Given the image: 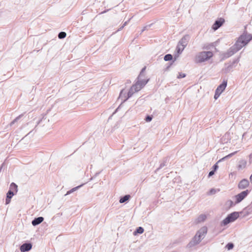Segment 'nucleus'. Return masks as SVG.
Masks as SVG:
<instances>
[{
    "label": "nucleus",
    "instance_id": "obj_2",
    "mask_svg": "<svg viewBox=\"0 0 252 252\" xmlns=\"http://www.w3.org/2000/svg\"><path fill=\"white\" fill-rule=\"evenodd\" d=\"M213 53L211 51H202L195 56V62L196 63H201L209 60L213 57Z\"/></svg>",
    "mask_w": 252,
    "mask_h": 252
},
{
    "label": "nucleus",
    "instance_id": "obj_13",
    "mask_svg": "<svg viewBox=\"0 0 252 252\" xmlns=\"http://www.w3.org/2000/svg\"><path fill=\"white\" fill-rule=\"evenodd\" d=\"M200 242V239H197L195 237H193L192 240L189 242V243L188 244L187 247L189 248H191L197 244H198Z\"/></svg>",
    "mask_w": 252,
    "mask_h": 252
},
{
    "label": "nucleus",
    "instance_id": "obj_31",
    "mask_svg": "<svg viewBox=\"0 0 252 252\" xmlns=\"http://www.w3.org/2000/svg\"><path fill=\"white\" fill-rule=\"evenodd\" d=\"M20 117V116L17 117L13 121H12L10 124V126H12L13 125H14L15 123H16L19 120Z\"/></svg>",
    "mask_w": 252,
    "mask_h": 252
},
{
    "label": "nucleus",
    "instance_id": "obj_27",
    "mask_svg": "<svg viewBox=\"0 0 252 252\" xmlns=\"http://www.w3.org/2000/svg\"><path fill=\"white\" fill-rule=\"evenodd\" d=\"M235 204H234L233 202L231 200H227L225 203V206L228 208H230Z\"/></svg>",
    "mask_w": 252,
    "mask_h": 252
},
{
    "label": "nucleus",
    "instance_id": "obj_43",
    "mask_svg": "<svg viewBox=\"0 0 252 252\" xmlns=\"http://www.w3.org/2000/svg\"><path fill=\"white\" fill-rule=\"evenodd\" d=\"M148 26H146V27H144L143 28V29H142V31H141V32H143L145 30H146L147 29V28Z\"/></svg>",
    "mask_w": 252,
    "mask_h": 252
},
{
    "label": "nucleus",
    "instance_id": "obj_45",
    "mask_svg": "<svg viewBox=\"0 0 252 252\" xmlns=\"http://www.w3.org/2000/svg\"><path fill=\"white\" fill-rule=\"evenodd\" d=\"M250 180H251V183H252V174L250 176Z\"/></svg>",
    "mask_w": 252,
    "mask_h": 252
},
{
    "label": "nucleus",
    "instance_id": "obj_42",
    "mask_svg": "<svg viewBox=\"0 0 252 252\" xmlns=\"http://www.w3.org/2000/svg\"><path fill=\"white\" fill-rule=\"evenodd\" d=\"M124 90H122V91L120 93V97H123V94Z\"/></svg>",
    "mask_w": 252,
    "mask_h": 252
},
{
    "label": "nucleus",
    "instance_id": "obj_30",
    "mask_svg": "<svg viewBox=\"0 0 252 252\" xmlns=\"http://www.w3.org/2000/svg\"><path fill=\"white\" fill-rule=\"evenodd\" d=\"M66 33L64 32H59L58 34V37L60 39H63L65 37Z\"/></svg>",
    "mask_w": 252,
    "mask_h": 252
},
{
    "label": "nucleus",
    "instance_id": "obj_34",
    "mask_svg": "<svg viewBox=\"0 0 252 252\" xmlns=\"http://www.w3.org/2000/svg\"><path fill=\"white\" fill-rule=\"evenodd\" d=\"M237 153V152H233V153H232L228 155H226L225 156H224L223 158H230L233 156H234L235 154H236Z\"/></svg>",
    "mask_w": 252,
    "mask_h": 252
},
{
    "label": "nucleus",
    "instance_id": "obj_4",
    "mask_svg": "<svg viewBox=\"0 0 252 252\" xmlns=\"http://www.w3.org/2000/svg\"><path fill=\"white\" fill-rule=\"evenodd\" d=\"M239 217V213L234 212L227 215V216L221 222V226H225L230 222L234 221Z\"/></svg>",
    "mask_w": 252,
    "mask_h": 252
},
{
    "label": "nucleus",
    "instance_id": "obj_21",
    "mask_svg": "<svg viewBox=\"0 0 252 252\" xmlns=\"http://www.w3.org/2000/svg\"><path fill=\"white\" fill-rule=\"evenodd\" d=\"M9 190H12L13 191H15V192H17V191H18V186H17V185L15 183H12L10 184V188H9Z\"/></svg>",
    "mask_w": 252,
    "mask_h": 252
},
{
    "label": "nucleus",
    "instance_id": "obj_9",
    "mask_svg": "<svg viewBox=\"0 0 252 252\" xmlns=\"http://www.w3.org/2000/svg\"><path fill=\"white\" fill-rule=\"evenodd\" d=\"M224 22V20L222 18L216 20L212 26V29L216 31L220 28L223 23Z\"/></svg>",
    "mask_w": 252,
    "mask_h": 252
},
{
    "label": "nucleus",
    "instance_id": "obj_3",
    "mask_svg": "<svg viewBox=\"0 0 252 252\" xmlns=\"http://www.w3.org/2000/svg\"><path fill=\"white\" fill-rule=\"evenodd\" d=\"M41 127L43 130L47 131L51 129L52 127V123L50 122L49 119H47L45 115L39 121L36 122L35 127Z\"/></svg>",
    "mask_w": 252,
    "mask_h": 252
},
{
    "label": "nucleus",
    "instance_id": "obj_22",
    "mask_svg": "<svg viewBox=\"0 0 252 252\" xmlns=\"http://www.w3.org/2000/svg\"><path fill=\"white\" fill-rule=\"evenodd\" d=\"M206 219V216L204 214H201L198 216L197 219V222L199 223L204 221Z\"/></svg>",
    "mask_w": 252,
    "mask_h": 252
},
{
    "label": "nucleus",
    "instance_id": "obj_44",
    "mask_svg": "<svg viewBox=\"0 0 252 252\" xmlns=\"http://www.w3.org/2000/svg\"><path fill=\"white\" fill-rule=\"evenodd\" d=\"M37 156L38 157H43V153H39V155H38Z\"/></svg>",
    "mask_w": 252,
    "mask_h": 252
},
{
    "label": "nucleus",
    "instance_id": "obj_15",
    "mask_svg": "<svg viewBox=\"0 0 252 252\" xmlns=\"http://www.w3.org/2000/svg\"><path fill=\"white\" fill-rule=\"evenodd\" d=\"M44 220V218L42 217H39L34 218L32 221V224L33 226H36L41 223Z\"/></svg>",
    "mask_w": 252,
    "mask_h": 252
},
{
    "label": "nucleus",
    "instance_id": "obj_26",
    "mask_svg": "<svg viewBox=\"0 0 252 252\" xmlns=\"http://www.w3.org/2000/svg\"><path fill=\"white\" fill-rule=\"evenodd\" d=\"M224 158H220L217 162H216L212 167V170L215 171V172L219 168V166L218 165V163L223 160Z\"/></svg>",
    "mask_w": 252,
    "mask_h": 252
},
{
    "label": "nucleus",
    "instance_id": "obj_20",
    "mask_svg": "<svg viewBox=\"0 0 252 252\" xmlns=\"http://www.w3.org/2000/svg\"><path fill=\"white\" fill-rule=\"evenodd\" d=\"M144 232V228L142 227L139 226L137 227L136 230L134 231L133 234L134 235H137V234H142Z\"/></svg>",
    "mask_w": 252,
    "mask_h": 252
},
{
    "label": "nucleus",
    "instance_id": "obj_8",
    "mask_svg": "<svg viewBox=\"0 0 252 252\" xmlns=\"http://www.w3.org/2000/svg\"><path fill=\"white\" fill-rule=\"evenodd\" d=\"M32 248V245L31 243H25L20 248L22 252H26L30 251Z\"/></svg>",
    "mask_w": 252,
    "mask_h": 252
},
{
    "label": "nucleus",
    "instance_id": "obj_46",
    "mask_svg": "<svg viewBox=\"0 0 252 252\" xmlns=\"http://www.w3.org/2000/svg\"><path fill=\"white\" fill-rule=\"evenodd\" d=\"M252 153L249 156V158H252Z\"/></svg>",
    "mask_w": 252,
    "mask_h": 252
},
{
    "label": "nucleus",
    "instance_id": "obj_40",
    "mask_svg": "<svg viewBox=\"0 0 252 252\" xmlns=\"http://www.w3.org/2000/svg\"><path fill=\"white\" fill-rule=\"evenodd\" d=\"M210 193H211V194H213V193H215L216 191H215V189H212L210 190Z\"/></svg>",
    "mask_w": 252,
    "mask_h": 252
},
{
    "label": "nucleus",
    "instance_id": "obj_16",
    "mask_svg": "<svg viewBox=\"0 0 252 252\" xmlns=\"http://www.w3.org/2000/svg\"><path fill=\"white\" fill-rule=\"evenodd\" d=\"M137 92V91H135L134 88H133L132 86L129 89L128 92L127 94V96L124 99V101H125L127 100L129 97H130L135 93Z\"/></svg>",
    "mask_w": 252,
    "mask_h": 252
},
{
    "label": "nucleus",
    "instance_id": "obj_10",
    "mask_svg": "<svg viewBox=\"0 0 252 252\" xmlns=\"http://www.w3.org/2000/svg\"><path fill=\"white\" fill-rule=\"evenodd\" d=\"M249 185V182L247 179L242 180L238 184V188L241 189H243L248 187Z\"/></svg>",
    "mask_w": 252,
    "mask_h": 252
},
{
    "label": "nucleus",
    "instance_id": "obj_32",
    "mask_svg": "<svg viewBox=\"0 0 252 252\" xmlns=\"http://www.w3.org/2000/svg\"><path fill=\"white\" fill-rule=\"evenodd\" d=\"M186 76V74L182 73H180L179 74V75H178L177 78H183L185 77Z\"/></svg>",
    "mask_w": 252,
    "mask_h": 252
},
{
    "label": "nucleus",
    "instance_id": "obj_36",
    "mask_svg": "<svg viewBox=\"0 0 252 252\" xmlns=\"http://www.w3.org/2000/svg\"><path fill=\"white\" fill-rule=\"evenodd\" d=\"M145 70V67H144L142 69L141 72H140V73L139 75V76L138 77V79H139L140 78H141V77L142 76V73L144 71V70Z\"/></svg>",
    "mask_w": 252,
    "mask_h": 252
},
{
    "label": "nucleus",
    "instance_id": "obj_39",
    "mask_svg": "<svg viewBox=\"0 0 252 252\" xmlns=\"http://www.w3.org/2000/svg\"><path fill=\"white\" fill-rule=\"evenodd\" d=\"M251 207L248 206L245 209L247 210L249 213H251V212L252 211V210H251Z\"/></svg>",
    "mask_w": 252,
    "mask_h": 252
},
{
    "label": "nucleus",
    "instance_id": "obj_6",
    "mask_svg": "<svg viewBox=\"0 0 252 252\" xmlns=\"http://www.w3.org/2000/svg\"><path fill=\"white\" fill-rule=\"evenodd\" d=\"M148 82V80H141V78L138 79L136 83L132 86L134 88L135 91L138 92L140 91Z\"/></svg>",
    "mask_w": 252,
    "mask_h": 252
},
{
    "label": "nucleus",
    "instance_id": "obj_18",
    "mask_svg": "<svg viewBox=\"0 0 252 252\" xmlns=\"http://www.w3.org/2000/svg\"><path fill=\"white\" fill-rule=\"evenodd\" d=\"M36 125V123L35 124L33 122H30L27 124V126H29L30 128H33L32 130H31L27 134V135H29L31 134L34 129L36 128L37 127H35V126Z\"/></svg>",
    "mask_w": 252,
    "mask_h": 252
},
{
    "label": "nucleus",
    "instance_id": "obj_5",
    "mask_svg": "<svg viewBox=\"0 0 252 252\" xmlns=\"http://www.w3.org/2000/svg\"><path fill=\"white\" fill-rule=\"evenodd\" d=\"M250 190L246 189L242 191L240 193L236 195L234 197L235 198V204H238L241 202L244 198H245L250 193Z\"/></svg>",
    "mask_w": 252,
    "mask_h": 252
},
{
    "label": "nucleus",
    "instance_id": "obj_29",
    "mask_svg": "<svg viewBox=\"0 0 252 252\" xmlns=\"http://www.w3.org/2000/svg\"><path fill=\"white\" fill-rule=\"evenodd\" d=\"M234 247V245L233 243H228L225 246V248L227 249L228 250H232Z\"/></svg>",
    "mask_w": 252,
    "mask_h": 252
},
{
    "label": "nucleus",
    "instance_id": "obj_7",
    "mask_svg": "<svg viewBox=\"0 0 252 252\" xmlns=\"http://www.w3.org/2000/svg\"><path fill=\"white\" fill-rule=\"evenodd\" d=\"M207 227L206 226L201 227L197 231L194 237L197 238V239H200L201 242L207 234Z\"/></svg>",
    "mask_w": 252,
    "mask_h": 252
},
{
    "label": "nucleus",
    "instance_id": "obj_17",
    "mask_svg": "<svg viewBox=\"0 0 252 252\" xmlns=\"http://www.w3.org/2000/svg\"><path fill=\"white\" fill-rule=\"evenodd\" d=\"M130 195L129 194L125 195L121 197L119 202L121 203H123L128 201L130 198Z\"/></svg>",
    "mask_w": 252,
    "mask_h": 252
},
{
    "label": "nucleus",
    "instance_id": "obj_14",
    "mask_svg": "<svg viewBox=\"0 0 252 252\" xmlns=\"http://www.w3.org/2000/svg\"><path fill=\"white\" fill-rule=\"evenodd\" d=\"M14 195V191L11 190H9L6 193V197L5 199V204H8L10 203L11 199Z\"/></svg>",
    "mask_w": 252,
    "mask_h": 252
},
{
    "label": "nucleus",
    "instance_id": "obj_1",
    "mask_svg": "<svg viewBox=\"0 0 252 252\" xmlns=\"http://www.w3.org/2000/svg\"><path fill=\"white\" fill-rule=\"evenodd\" d=\"M252 40V35L249 34L246 32L240 36L235 44L230 47L228 51L224 54L225 58H228L237 52L241 49L244 46L246 45L251 40Z\"/></svg>",
    "mask_w": 252,
    "mask_h": 252
},
{
    "label": "nucleus",
    "instance_id": "obj_12",
    "mask_svg": "<svg viewBox=\"0 0 252 252\" xmlns=\"http://www.w3.org/2000/svg\"><path fill=\"white\" fill-rule=\"evenodd\" d=\"M189 36L188 35L184 36L179 41V44L185 48L188 44Z\"/></svg>",
    "mask_w": 252,
    "mask_h": 252
},
{
    "label": "nucleus",
    "instance_id": "obj_37",
    "mask_svg": "<svg viewBox=\"0 0 252 252\" xmlns=\"http://www.w3.org/2000/svg\"><path fill=\"white\" fill-rule=\"evenodd\" d=\"M215 172H216L213 170H211V171H210V172L209 173V174H208V177H210L211 176L214 175Z\"/></svg>",
    "mask_w": 252,
    "mask_h": 252
},
{
    "label": "nucleus",
    "instance_id": "obj_19",
    "mask_svg": "<svg viewBox=\"0 0 252 252\" xmlns=\"http://www.w3.org/2000/svg\"><path fill=\"white\" fill-rule=\"evenodd\" d=\"M247 164V161L244 159H242L239 161L238 168L239 169H242L245 168Z\"/></svg>",
    "mask_w": 252,
    "mask_h": 252
},
{
    "label": "nucleus",
    "instance_id": "obj_35",
    "mask_svg": "<svg viewBox=\"0 0 252 252\" xmlns=\"http://www.w3.org/2000/svg\"><path fill=\"white\" fill-rule=\"evenodd\" d=\"M152 120V117L150 116H149V115L147 116L145 118L146 121L148 122L151 121Z\"/></svg>",
    "mask_w": 252,
    "mask_h": 252
},
{
    "label": "nucleus",
    "instance_id": "obj_11",
    "mask_svg": "<svg viewBox=\"0 0 252 252\" xmlns=\"http://www.w3.org/2000/svg\"><path fill=\"white\" fill-rule=\"evenodd\" d=\"M226 86L227 81L224 80L222 83L218 87L216 91L217 92L218 94H221L225 90Z\"/></svg>",
    "mask_w": 252,
    "mask_h": 252
},
{
    "label": "nucleus",
    "instance_id": "obj_25",
    "mask_svg": "<svg viewBox=\"0 0 252 252\" xmlns=\"http://www.w3.org/2000/svg\"><path fill=\"white\" fill-rule=\"evenodd\" d=\"M173 56L171 54H166L164 57V60L165 61H170L172 60Z\"/></svg>",
    "mask_w": 252,
    "mask_h": 252
},
{
    "label": "nucleus",
    "instance_id": "obj_38",
    "mask_svg": "<svg viewBox=\"0 0 252 252\" xmlns=\"http://www.w3.org/2000/svg\"><path fill=\"white\" fill-rule=\"evenodd\" d=\"M220 94H218L217 92L215 91V94L214 95V98L215 99H217L220 95Z\"/></svg>",
    "mask_w": 252,
    "mask_h": 252
},
{
    "label": "nucleus",
    "instance_id": "obj_24",
    "mask_svg": "<svg viewBox=\"0 0 252 252\" xmlns=\"http://www.w3.org/2000/svg\"><path fill=\"white\" fill-rule=\"evenodd\" d=\"M167 162L166 160H163V162L160 163L159 167H158L156 169V172H157L160 169L162 168V167H163L165 166H166L167 165Z\"/></svg>",
    "mask_w": 252,
    "mask_h": 252
},
{
    "label": "nucleus",
    "instance_id": "obj_23",
    "mask_svg": "<svg viewBox=\"0 0 252 252\" xmlns=\"http://www.w3.org/2000/svg\"><path fill=\"white\" fill-rule=\"evenodd\" d=\"M83 186V185H80V186H78L76 187H75V188H72V189H71L70 190H68V191H67L65 195H68V194H69L71 193H72L73 192L76 191L77 189H78L79 188H80L81 187H82Z\"/></svg>",
    "mask_w": 252,
    "mask_h": 252
},
{
    "label": "nucleus",
    "instance_id": "obj_28",
    "mask_svg": "<svg viewBox=\"0 0 252 252\" xmlns=\"http://www.w3.org/2000/svg\"><path fill=\"white\" fill-rule=\"evenodd\" d=\"M181 45H179L178 44L177 48H176V50H177V52L178 54H181L182 51L184 50V49H185L184 47H181Z\"/></svg>",
    "mask_w": 252,
    "mask_h": 252
},
{
    "label": "nucleus",
    "instance_id": "obj_33",
    "mask_svg": "<svg viewBox=\"0 0 252 252\" xmlns=\"http://www.w3.org/2000/svg\"><path fill=\"white\" fill-rule=\"evenodd\" d=\"M130 19H129L127 21L125 22L122 26H121L118 31H120L122 30L127 24L128 22L129 21Z\"/></svg>",
    "mask_w": 252,
    "mask_h": 252
},
{
    "label": "nucleus",
    "instance_id": "obj_41",
    "mask_svg": "<svg viewBox=\"0 0 252 252\" xmlns=\"http://www.w3.org/2000/svg\"><path fill=\"white\" fill-rule=\"evenodd\" d=\"M5 161L1 164V166H0V172H1L2 169L3 168V166L4 165Z\"/></svg>",
    "mask_w": 252,
    "mask_h": 252
}]
</instances>
